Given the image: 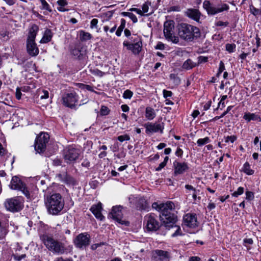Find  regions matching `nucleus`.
Returning <instances> with one entry per match:
<instances>
[{
  "label": "nucleus",
  "instance_id": "f257e3e1",
  "mask_svg": "<svg viewBox=\"0 0 261 261\" xmlns=\"http://www.w3.org/2000/svg\"><path fill=\"white\" fill-rule=\"evenodd\" d=\"M152 207L161 213L160 216L161 220L165 224L176 222V217L171 213L174 207V204L172 202L168 201L165 203L155 202L152 203Z\"/></svg>",
  "mask_w": 261,
  "mask_h": 261
},
{
  "label": "nucleus",
  "instance_id": "f03ea898",
  "mask_svg": "<svg viewBox=\"0 0 261 261\" xmlns=\"http://www.w3.org/2000/svg\"><path fill=\"white\" fill-rule=\"evenodd\" d=\"M45 204L48 213L51 215H58L63 209L64 200L59 193H53L46 195Z\"/></svg>",
  "mask_w": 261,
  "mask_h": 261
},
{
  "label": "nucleus",
  "instance_id": "7ed1b4c3",
  "mask_svg": "<svg viewBox=\"0 0 261 261\" xmlns=\"http://www.w3.org/2000/svg\"><path fill=\"white\" fill-rule=\"evenodd\" d=\"M40 239L46 248L51 252L57 254H62L66 249L64 244L47 234L40 236Z\"/></svg>",
  "mask_w": 261,
  "mask_h": 261
},
{
  "label": "nucleus",
  "instance_id": "20e7f679",
  "mask_svg": "<svg viewBox=\"0 0 261 261\" xmlns=\"http://www.w3.org/2000/svg\"><path fill=\"white\" fill-rule=\"evenodd\" d=\"M179 37L186 41H191L195 38L199 37V29L193 25L187 23H181L178 27Z\"/></svg>",
  "mask_w": 261,
  "mask_h": 261
},
{
  "label": "nucleus",
  "instance_id": "39448f33",
  "mask_svg": "<svg viewBox=\"0 0 261 261\" xmlns=\"http://www.w3.org/2000/svg\"><path fill=\"white\" fill-rule=\"evenodd\" d=\"M123 45L134 55H139L142 48L141 38L136 35H133L130 38V41H124Z\"/></svg>",
  "mask_w": 261,
  "mask_h": 261
},
{
  "label": "nucleus",
  "instance_id": "423d86ee",
  "mask_svg": "<svg viewBox=\"0 0 261 261\" xmlns=\"http://www.w3.org/2000/svg\"><path fill=\"white\" fill-rule=\"evenodd\" d=\"M203 8L208 15H215L218 13L228 11L229 6L225 3H221L217 6H214L209 1L205 0L203 2Z\"/></svg>",
  "mask_w": 261,
  "mask_h": 261
},
{
  "label": "nucleus",
  "instance_id": "0eeeda50",
  "mask_svg": "<svg viewBox=\"0 0 261 261\" xmlns=\"http://www.w3.org/2000/svg\"><path fill=\"white\" fill-rule=\"evenodd\" d=\"M164 34L168 41L175 44L178 43L179 38L174 34V23L173 21H167L164 23Z\"/></svg>",
  "mask_w": 261,
  "mask_h": 261
},
{
  "label": "nucleus",
  "instance_id": "6e6552de",
  "mask_svg": "<svg viewBox=\"0 0 261 261\" xmlns=\"http://www.w3.org/2000/svg\"><path fill=\"white\" fill-rule=\"evenodd\" d=\"M156 218L153 213L148 214L144 217V225L147 231H155L159 228L160 224Z\"/></svg>",
  "mask_w": 261,
  "mask_h": 261
},
{
  "label": "nucleus",
  "instance_id": "1a4fd4ad",
  "mask_svg": "<svg viewBox=\"0 0 261 261\" xmlns=\"http://www.w3.org/2000/svg\"><path fill=\"white\" fill-rule=\"evenodd\" d=\"M129 201L131 206L136 207L138 210L141 211H149V204L143 197L130 195L129 197Z\"/></svg>",
  "mask_w": 261,
  "mask_h": 261
},
{
  "label": "nucleus",
  "instance_id": "9d476101",
  "mask_svg": "<svg viewBox=\"0 0 261 261\" xmlns=\"http://www.w3.org/2000/svg\"><path fill=\"white\" fill-rule=\"evenodd\" d=\"M5 206L7 210L15 212L20 211L23 207V200L20 197H16L7 199Z\"/></svg>",
  "mask_w": 261,
  "mask_h": 261
},
{
  "label": "nucleus",
  "instance_id": "9b49d317",
  "mask_svg": "<svg viewBox=\"0 0 261 261\" xmlns=\"http://www.w3.org/2000/svg\"><path fill=\"white\" fill-rule=\"evenodd\" d=\"M9 187L12 190L21 191L28 198H30L29 191L18 177L15 176L12 177Z\"/></svg>",
  "mask_w": 261,
  "mask_h": 261
},
{
  "label": "nucleus",
  "instance_id": "f8f14e48",
  "mask_svg": "<svg viewBox=\"0 0 261 261\" xmlns=\"http://www.w3.org/2000/svg\"><path fill=\"white\" fill-rule=\"evenodd\" d=\"M49 136L47 133H42L35 140V149L38 153L43 152L48 142Z\"/></svg>",
  "mask_w": 261,
  "mask_h": 261
},
{
  "label": "nucleus",
  "instance_id": "ddd939ff",
  "mask_svg": "<svg viewBox=\"0 0 261 261\" xmlns=\"http://www.w3.org/2000/svg\"><path fill=\"white\" fill-rule=\"evenodd\" d=\"M80 153L79 149L69 146L64 150V158L67 163H71L79 158Z\"/></svg>",
  "mask_w": 261,
  "mask_h": 261
},
{
  "label": "nucleus",
  "instance_id": "4468645a",
  "mask_svg": "<svg viewBox=\"0 0 261 261\" xmlns=\"http://www.w3.org/2000/svg\"><path fill=\"white\" fill-rule=\"evenodd\" d=\"M110 217L115 220L119 223L127 226L129 222L122 219V207L120 205L113 206Z\"/></svg>",
  "mask_w": 261,
  "mask_h": 261
},
{
  "label": "nucleus",
  "instance_id": "2eb2a0df",
  "mask_svg": "<svg viewBox=\"0 0 261 261\" xmlns=\"http://www.w3.org/2000/svg\"><path fill=\"white\" fill-rule=\"evenodd\" d=\"M63 103L64 106L69 107H74L79 100L78 95L75 92H71L65 94L62 97Z\"/></svg>",
  "mask_w": 261,
  "mask_h": 261
},
{
  "label": "nucleus",
  "instance_id": "dca6fc26",
  "mask_svg": "<svg viewBox=\"0 0 261 261\" xmlns=\"http://www.w3.org/2000/svg\"><path fill=\"white\" fill-rule=\"evenodd\" d=\"M90 236L87 233H82L75 238L74 243L75 246L79 248H85L90 243Z\"/></svg>",
  "mask_w": 261,
  "mask_h": 261
},
{
  "label": "nucleus",
  "instance_id": "f3484780",
  "mask_svg": "<svg viewBox=\"0 0 261 261\" xmlns=\"http://www.w3.org/2000/svg\"><path fill=\"white\" fill-rule=\"evenodd\" d=\"M145 132L147 134H152L156 133L163 132L164 128V123H152L148 122L144 125Z\"/></svg>",
  "mask_w": 261,
  "mask_h": 261
},
{
  "label": "nucleus",
  "instance_id": "a211bd4d",
  "mask_svg": "<svg viewBox=\"0 0 261 261\" xmlns=\"http://www.w3.org/2000/svg\"><path fill=\"white\" fill-rule=\"evenodd\" d=\"M197 218L196 214L188 213L183 217V225L191 228H195L198 226Z\"/></svg>",
  "mask_w": 261,
  "mask_h": 261
},
{
  "label": "nucleus",
  "instance_id": "6ab92c4d",
  "mask_svg": "<svg viewBox=\"0 0 261 261\" xmlns=\"http://www.w3.org/2000/svg\"><path fill=\"white\" fill-rule=\"evenodd\" d=\"M174 173L176 175L181 174L189 169V166L187 163L180 162L175 161L173 164Z\"/></svg>",
  "mask_w": 261,
  "mask_h": 261
},
{
  "label": "nucleus",
  "instance_id": "aec40b11",
  "mask_svg": "<svg viewBox=\"0 0 261 261\" xmlns=\"http://www.w3.org/2000/svg\"><path fill=\"white\" fill-rule=\"evenodd\" d=\"M27 49L28 54L32 56H36L39 54V49L35 41H27Z\"/></svg>",
  "mask_w": 261,
  "mask_h": 261
},
{
  "label": "nucleus",
  "instance_id": "412c9836",
  "mask_svg": "<svg viewBox=\"0 0 261 261\" xmlns=\"http://www.w3.org/2000/svg\"><path fill=\"white\" fill-rule=\"evenodd\" d=\"M101 210L102 204L100 202L98 203L97 204L93 205L90 208V211L95 217L100 220H102L104 218L101 214Z\"/></svg>",
  "mask_w": 261,
  "mask_h": 261
},
{
  "label": "nucleus",
  "instance_id": "4be33fe9",
  "mask_svg": "<svg viewBox=\"0 0 261 261\" xmlns=\"http://www.w3.org/2000/svg\"><path fill=\"white\" fill-rule=\"evenodd\" d=\"M39 31V27L36 24H32L29 29L27 41H35L36 35Z\"/></svg>",
  "mask_w": 261,
  "mask_h": 261
},
{
  "label": "nucleus",
  "instance_id": "5701e85b",
  "mask_svg": "<svg viewBox=\"0 0 261 261\" xmlns=\"http://www.w3.org/2000/svg\"><path fill=\"white\" fill-rule=\"evenodd\" d=\"M185 13L187 16L197 22L199 21L201 16L199 11L195 9H189Z\"/></svg>",
  "mask_w": 261,
  "mask_h": 261
},
{
  "label": "nucleus",
  "instance_id": "b1692460",
  "mask_svg": "<svg viewBox=\"0 0 261 261\" xmlns=\"http://www.w3.org/2000/svg\"><path fill=\"white\" fill-rule=\"evenodd\" d=\"M153 255L158 256L161 260L167 259L169 257V253L168 251L162 250H155L153 251Z\"/></svg>",
  "mask_w": 261,
  "mask_h": 261
},
{
  "label": "nucleus",
  "instance_id": "393cba45",
  "mask_svg": "<svg viewBox=\"0 0 261 261\" xmlns=\"http://www.w3.org/2000/svg\"><path fill=\"white\" fill-rule=\"evenodd\" d=\"M52 37L53 33L49 29H46L40 42L41 43H46L51 40Z\"/></svg>",
  "mask_w": 261,
  "mask_h": 261
},
{
  "label": "nucleus",
  "instance_id": "a878e982",
  "mask_svg": "<svg viewBox=\"0 0 261 261\" xmlns=\"http://www.w3.org/2000/svg\"><path fill=\"white\" fill-rule=\"evenodd\" d=\"M58 7L57 10L60 12L68 11L69 9L67 8L68 6V2L66 0H58L57 2Z\"/></svg>",
  "mask_w": 261,
  "mask_h": 261
},
{
  "label": "nucleus",
  "instance_id": "bb28decb",
  "mask_svg": "<svg viewBox=\"0 0 261 261\" xmlns=\"http://www.w3.org/2000/svg\"><path fill=\"white\" fill-rule=\"evenodd\" d=\"M243 118L248 122L251 120L258 121L261 120L260 117L255 113H246L243 116Z\"/></svg>",
  "mask_w": 261,
  "mask_h": 261
},
{
  "label": "nucleus",
  "instance_id": "cd10ccee",
  "mask_svg": "<svg viewBox=\"0 0 261 261\" xmlns=\"http://www.w3.org/2000/svg\"><path fill=\"white\" fill-rule=\"evenodd\" d=\"M174 223H170L166 224L167 227H171L174 230V232L172 234V237H175L182 234L180 227L178 225H174Z\"/></svg>",
  "mask_w": 261,
  "mask_h": 261
},
{
  "label": "nucleus",
  "instance_id": "c85d7f7f",
  "mask_svg": "<svg viewBox=\"0 0 261 261\" xmlns=\"http://www.w3.org/2000/svg\"><path fill=\"white\" fill-rule=\"evenodd\" d=\"M145 118L149 120H153L156 116V113L154 110L150 107H147L145 109Z\"/></svg>",
  "mask_w": 261,
  "mask_h": 261
},
{
  "label": "nucleus",
  "instance_id": "c756f323",
  "mask_svg": "<svg viewBox=\"0 0 261 261\" xmlns=\"http://www.w3.org/2000/svg\"><path fill=\"white\" fill-rule=\"evenodd\" d=\"M113 15V11H109L106 12L101 13L99 15V17L101 18L102 21H107L110 20Z\"/></svg>",
  "mask_w": 261,
  "mask_h": 261
},
{
  "label": "nucleus",
  "instance_id": "7c9ffc66",
  "mask_svg": "<svg viewBox=\"0 0 261 261\" xmlns=\"http://www.w3.org/2000/svg\"><path fill=\"white\" fill-rule=\"evenodd\" d=\"M39 1L41 4V9L45 11L44 12V14L46 15L48 12H52L51 8L45 0H39Z\"/></svg>",
  "mask_w": 261,
  "mask_h": 261
},
{
  "label": "nucleus",
  "instance_id": "2f4dec72",
  "mask_svg": "<svg viewBox=\"0 0 261 261\" xmlns=\"http://www.w3.org/2000/svg\"><path fill=\"white\" fill-rule=\"evenodd\" d=\"M196 64L191 59L187 60L182 64V68L186 70H190L196 66Z\"/></svg>",
  "mask_w": 261,
  "mask_h": 261
},
{
  "label": "nucleus",
  "instance_id": "473e14b6",
  "mask_svg": "<svg viewBox=\"0 0 261 261\" xmlns=\"http://www.w3.org/2000/svg\"><path fill=\"white\" fill-rule=\"evenodd\" d=\"M79 36L81 41H87L92 38V35L89 33L83 30L79 32Z\"/></svg>",
  "mask_w": 261,
  "mask_h": 261
},
{
  "label": "nucleus",
  "instance_id": "72a5a7b5",
  "mask_svg": "<svg viewBox=\"0 0 261 261\" xmlns=\"http://www.w3.org/2000/svg\"><path fill=\"white\" fill-rule=\"evenodd\" d=\"M243 172L246 174L251 175L254 173V171L250 168V166L248 162H246L244 165L242 169Z\"/></svg>",
  "mask_w": 261,
  "mask_h": 261
},
{
  "label": "nucleus",
  "instance_id": "f704fd0d",
  "mask_svg": "<svg viewBox=\"0 0 261 261\" xmlns=\"http://www.w3.org/2000/svg\"><path fill=\"white\" fill-rule=\"evenodd\" d=\"M125 23L126 21L124 19H121V24L117 29L116 32V35L117 36H120L122 33V32L123 31V29H124L125 27Z\"/></svg>",
  "mask_w": 261,
  "mask_h": 261
},
{
  "label": "nucleus",
  "instance_id": "c9c22d12",
  "mask_svg": "<svg viewBox=\"0 0 261 261\" xmlns=\"http://www.w3.org/2000/svg\"><path fill=\"white\" fill-rule=\"evenodd\" d=\"M227 98V96L226 95H222L221 97V100L218 102V107L216 109V110H218V109H220L221 110H222L225 107V100Z\"/></svg>",
  "mask_w": 261,
  "mask_h": 261
},
{
  "label": "nucleus",
  "instance_id": "e433bc0d",
  "mask_svg": "<svg viewBox=\"0 0 261 261\" xmlns=\"http://www.w3.org/2000/svg\"><path fill=\"white\" fill-rule=\"evenodd\" d=\"M210 139L208 137H206L204 138L199 139L197 141V144L198 146H201L202 145H204L210 143Z\"/></svg>",
  "mask_w": 261,
  "mask_h": 261
},
{
  "label": "nucleus",
  "instance_id": "4c0bfd02",
  "mask_svg": "<svg viewBox=\"0 0 261 261\" xmlns=\"http://www.w3.org/2000/svg\"><path fill=\"white\" fill-rule=\"evenodd\" d=\"M250 10L251 14L255 16L261 15V9H257L252 5L250 6Z\"/></svg>",
  "mask_w": 261,
  "mask_h": 261
},
{
  "label": "nucleus",
  "instance_id": "58836bf2",
  "mask_svg": "<svg viewBox=\"0 0 261 261\" xmlns=\"http://www.w3.org/2000/svg\"><path fill=\"white\" fill-rule=\"evenodd\" d=\"M90 71L92 74H93L95 76H99V77H102V76H103L105 74V72H103L96 68H94V69L91 68L90 69Z\"/></svg>",
  "mask_w": 261,
  "mask_h": 261
},
{
  "label": "nucleus",
  "instance_id": "ea45409f",
  "mask_svg": "<svg viewBox=\"0 0 261 261\" xmlns=\"http://www.w3.org/2000/svg\"><path fill=\"white\" fill-rule=\"evenodd\" d=\"M123 15L125 16H128L134 23H136L138 21V19L136 15L133 13L130 12H124Z\"/></svg>",
  "mask_w": 261,
  "mask_h": 261
},
{
  "label": "nucleus",
  "instance_id": "a19ab883",
  "mask_svg": "<svg viewBox=\"0 0 261 261\" xmlns=\"http://www.w3.org/2000/svg\"><path fill=\"white\" fill-rule=\"evenodd\" d=\"M151 5V3L148 1L146 2L142 6V10L144 14L147 13L149 10V7Z\"/></svg>",
  "mask_w": 261,
  "mask_h": 261
},
{
  "label": "nucleus",
  "instance_id": "79ce46f5",
  "mask_svg": "<svg viewBox=\"0 0 261 261\" xmlns=\"http://www.w3.org/2000/svg\"><path fill=\"white\" fill-rule=\"evenodd\" d=\"M236 46L234 44H226V50L229 53H233L235 51Z\"/></svg>",
  "mask_w": 261,
  "mask_h": 261
},
{
  "label": "nucleus",
  "instance_id": "37998d69",
  "mask_svg": "<svg viewBox=\"0 0 261 261\" xmlns=\"http://www.w3.org/2000/svg\"><path fill=\"white\" fill-rule=\"evenodd\" d=\"M77 85L79 86V87L83 89H86L90 91H93V88L88 85H85L82 83H78Z\"/></svg>",
  "mask_w": 261,
  "mask_h": 261
},
{
  "label": "nucleus",
  "instance_id": "c03bdc74",
  "mask_svg": "<svg viewBox=\"0 0 261 261\" xmlns=\"http://www.w3.org/2000/svg\"><path fill=\"white\" fill-rule=\"evenodd\" d=\"M133 95V93L129 90H125L123 94V97L125 99H130Z\"/></svg>",
  "mask_w": 261,
  "mask_h": 261
},
{
  "label": "nucleus",
  "instance_id": "a18cd8bd",
  "mask_svg": "<svg viewBox=\"0 0 261 261\" xmlns=\"http://www.w3.org/2000/svg\"><path fill=\"white\" fill-rule=\"evenodd\" d=\"M243 192H244V188L243 187H240L238 188L237 191H234L232 193V196L235 197H237L239 195H242L243 193Z\"/></svg>",
  "mask_w": 261,
  "mask_h": 261
},
{
  "label": "nucleus",
  "instance_id": "49530a36",
  "mask_svg": "<svg viewBox=\"0 0 261 261\" xmlns=\"http://www.w3.org/2000/svg\"><path fill=\"white\" fill-rule=\"evenodd\" d=\"M237 136L234 135L227 136L225 138V142L226 143L230 142L232 143L237 140Z\"/></svg>",
  "mask_w": 261,
  "mask_h": 261
},
{
  "label": "nucleus",
  "instance_id": "de8ad7c7",
  "mask_svg": "<svg viewBox=\"0 0 261 261\" xmlns=\"http://www.w3.org/2000/svg\"><path fill=\"white\" fill-rule=\"evenodd\" d=\"M109 113V110L108 107L106 106H102L100 109V113L101 115H107Z\"/></svg>",
  "mask_w": 261,
  "mask_h": 261
},
{
  "label": "nucleus",
  "instance_id": "09e8293b",
  "mask_svg": "<svg viewBox=\"0 0 261 261\" xmlns=\"http://www.w3.org/2000/svg\"><path fill=\"white\" fill-rule=\"evenodd\" d=\"M117 139L120 142H122L125 140H126V141L129 140L130 137H129V135H121V136H118Z\"/></svg>",
  "mask_w": 261,
  "mask_h": 261
},
{
  "label": "nucleus",
  "instance_id": "8fccbe9b",
  "mask_svg": "<svg viewBox=\"0 0 261 261\" xmlns=\"http://www.w3.org/2000/svg\"><path fill=\"white\" fill-rule=\"evenodd\" d=\"M98 19L96 18L92 19L90 22V28L91 29L97 28Z\"/></svg>",
  "mask_w": 261,
  "mask_h": 261
},
{
  "label": "nucleus",
  "instance_id": "3c124183",
  "mask_svg": "<svg viewBox=\"0 0 261 261\" xmlns=\"http://www.w3.org/2000/svg\"><path fill=\"white\" fill-rule=\"evenodd\" d=\"M163 96L165 98L170 97L172 95V92L171 91H168L166 90H163Z\"/></svg>",
  "mask_w": 261,
  "mask_h": 261
},
{
  "label": "nucleus",
  "instance_id": "603ef678",
  "mask_svg": "<svg viewBox=\"0 0 261 261\" xmlns=\"http://www.w3.org/2000/svg\"><path fill=\"white\" fill-rule=\"evenodd\" d=\"M246 199L251 200H252L254 198V194L253 192L251 191H247L246 192Z\"/></svg>",
  "mask_w": 261,
  "mask_h": 261
},
{
  "label": "nucleus",
  "instance_id": "864d4df0",
  "mask_svg": "<svg viewBox=\"0 0 261 261\" xmlns=\"http://www.w3.org/2000/svg\"><path fill=\"white\" fill-rule=\"evenodd\" d=\"M225 70V66L224 63L221 61L219 65V71L217 73L218 76L221 74V73Z\"/></svg>",
  "mask_w": 261,
  "mask_h": 261
},
{
  "label": "nucleus",
  "instance_id": "5fc2aeb1",
  "mask_svg": "<svg viewBox=\"0 0 261 261\" xmlns=\"http://www.w3.org/2000/svg\"><path fill=\"white\" fill-rule=\"evenodd\" d=\"M21 89H20L19 88H17L16 90V97L18 100L20 99L21 97Z\"/></svg>",
  "mask_w": 261,
  "mask_h": 261
},
{
  "label": "nucleus",
  "instance_id": "6e6d98bb",
  "mask_svg": "<svg viewBox=\"0 0 261 261\" xmlns=\"http://www.w3.org/2000/svg\"><path fill=\"white\" fill-rule=\"evenodd\" d=\"M132 10L134 11L135 12H136L138 14L140 15L141 16H143V15H145L144 14V13L143 12L142 10H140L139 9H138V8H132Z\"/></svg>",
  "mask_w": 261,
  "mask_h": 261
},
{
  "label": "nucleus",
  "instance_id": "4d7b16f0",
  "mask_svg": "<svg viewBox=\"0 0 261 261\" xmlns=\"http://www.w3.org/2000/svg\"><path fill=\"white\" fill-rule=\"evenodd\" d=\"M166 163H164L163 162L161 163L159 166L155 169V171H161L165 166H166Z\"/></svg>",
  "mask_w": 261,
  "mask_h": 261
},
{
  "label": "nucleus",
  "instance_id": "13d9d810",
  "mask_svg": "<svg viewBox=\"0 0 261 261\" xmlns=\"http://www.w3.org/2000/svg\"><path fill=\"white\" fill-rule=\"evenodd\" d=\"M244 245L246 246L247 244H252L253 243V240L252 239H245L243 240Z\"/></svg>",
  "mask_w": 261,
  "mask_h": 261
},
{
  "label": "nucleus",
  "instance_id": "bf43d9fd",
  "mask_svg": "<svg viewBox=\"0 0 261 261\" xmlns=\"http://www.w3.org/2000/svg\"><path fill=\"white\" fill-rule=\"evenodd\" d=\"M155 48L157 49L163 50L165 48V45L163 43L160 42L157 44Z\"/></svg>",
  "mask_w": 261,
  "mask_h": 261
},
{
  "label": "nucleus",
  "instance_id": "052dcab7",
  "mask_svg": "<svg viewBox=\"0 0 261 261\" xmlns=\"http://www.w3.org/2000/svg\"><path fill=\"white\" fill-rule=\"evenodd\" d=\"M43 95H41L40 96L41 99H46L49 96V93L46 90H43Z\"/></svg>",
  "mask_w": 261,
  "mask_h": 261
},
{
  "label": "nucleus",
  "instance_id": "680f3d73",
  "mask_svg": "<svg viewBox=\"0 0 261 261\" xmlns=\"http://www.w3.org/2000/svg\"><path fill=\"white\" fill-rule=\"evenodd\" d=\"M182 153H183L182 150L181 149H180V148H177V150L175 152L176 155H177V156H179V157H181L182 155Z\"/></svg>",
  "mask_w": 261,
  "mask_h": 261
},
{
  "label": "nucleus",
  "instance_id": "e2e57ef3",
  "mask_svg": "<svg viewBox=\"0 0 261 261\" xmlns=\"http://www.w3.org/2000/svg\"><path fill=\"white\" fill-rule=\"evenodd\" d=\"M207 59H208L207 57H203V56H200L199 57L198 61H199V63H204V62H206L207 61Z\"/></svg>",
  "mask_w": 261,
  "mask_h": 261
},
{
  "label": "nucleus",
  "instance_id": "0e129e2a",
  "mask_svg": "<svg viewBox=\"0 0 261 261\" xmlns=\"http://www.w3.org/2000/svg\"><path fill=\"white\" fill-rule=\"evenodd\" d=\"M90 162L87 160H84L82 163V166L86 168H88L90 166Z\"/></svg>",
  "mask_w": 261,
  "mask_h": 261
},
{
  "label": "nucleus",
  "instance_id": "69168bd1",
  "mask_svg": "<svg viewBox=\"0 0 261 261\" xmlns=\"http://www.w3.org/2000/svg\"><path fill=\"white\" fill-rule=\"evenodd\" d=\"M121 110L124 112H127L129 111V108L127 105H122L121 106Z\"/></svg>",
  "mask_w": 261,
  "mask_h": 261
},
{
  "label": "nucleus",
  "instance_id": "338daca9",
  "mask_svg": "<svg viewBox=\"0 0 261 261\" xmlns=\"http://www.w3.org/2000/svg\"><path fill=\"white\" fill-rule=\"evenodd\" d=\"M189 261H201V258L198 256H192L189 258Z\"/></svg>",
  "mask_w": 261,
  "mask_h": 261
},
{
  "label": "nucleus",
  "instance_id": "774afa93",
  "mask_svg": "<svg viewBox=\"0 0 261 261\" xmlns=\"http://www.w3.org/2000/svg\"><path fill=\"white\" fill-rule=\"evenodd\" d=\"M54 261H72V259H70V258H65V259H64L63 257H57L56 258Z\"/></svg>",
  "mask_w": 261,
  "mask_h": 261
}]
</instances>
